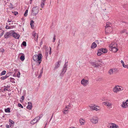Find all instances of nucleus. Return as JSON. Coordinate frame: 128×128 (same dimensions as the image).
<instances>
[{
    "mask_svg": "<svg viewBox=\"0 0 128 128\" xmlns=\"http://www.w3.org/2000/svg\"><path fill=\"white\" fill-rule=\"evenodd\" d=\"M42 56L41 54H40L38 55H34L33 56V59L34 61L37 62V65L39 66L42 61Z\"/></svg>",
    "mask_w": 128,
    "mask_h": 128,
    "instance_id": "nucleus-1",
    "label": "nucleus"
},
{
    "mask_svg": "<svg viewBox=\"0 0 128 128\" xmlns=\"http://www.w3.org/2000/svg\"><path fill=\"white\" fill-rule=\"evenodd\" d=\"M111 26L112 25L111 23L107 22L106 25L105 26V31L107 32L108 33L112 32V28Z\"/></svg>",
    "mask_w": 128,
    "mask_h": 128,
    "instance_id": "nucleus-2",
    "label": "nucleus"
},
{
    "mask_svg": "<svg viewBox=\"0 0 128 128\" xmlns=\"http://www.w3.org/2000/svg\"><path fill=\"white\" fill-rule=\"evenodd\" d=\"M38 6L34 7L32 10L31 15L35 16L38 14Z\"/></svg>",
    "mask_w": 128,
    "mask_h": 128,
    "instance_id": "nucleus-3",
    "label": "nucleus"
},
{
    "mask_svg": "<svg viewBox=\"0 0 128 128\" xmlns=\"http://www.w3.org/2000/svg\"><path fill=\"white\" fill-rule=\"evenodd\" d=\"M67 62H66V63L64 64V66L62 69V71L60 74V76L61 78H62V77L63 76L64 74L66 71L67 65H66V63Z\"/></svg>",
    "mask_w": 128,
    "mask_h": 128,
    "instance_id": "nucleus-4",
    "label": "nucleus"
},
{
    "mask_svg": "<svg viewBox=\"0 0 128 128\" xmlns=\"http://www.w3.org/2000/svg\"><path fill=\"white\" fill-rule=\"evenodd\" d=\"M117 44L116 43H114V45L111 46V51L114 52H116L118 50V49L117 48Z\"/></svg>",
    "mask_w": 128,
    "mask_h": 128,
    "instance_id": "nucleus-5",
    "label": "nucleus"
},
{
    "mask_svg": "<svg viewBox=\"0 0 128 128\" xmlns=\"http://www.w3.org/2000/svg\"><path fill=\"white\" fill-rule=\"evenodd\" d=\"M81 83L84 86H86L89 83L88 80H86L85 79L83 78L81 81Z\"/></svg>",
    "mask_w": 128,
    "mask_h": 128,
    "instance_id": "nucleus-6",
    "label": "nucleus"
},
{
    "mask_svg": "<svg viewBox=\"0 0 128 128\" xmlns=\"http://www.w3.org/2000/svg\"><path fill=\"white\" fill-rule=\"evenodd\" d=\"M12 35L15 38L18 39L19 38L20 36L18 34H17L16 33L14 30H12Z\"/></svg>",
    "mask_w": 128,
    "mask_h": 128,
    "instance_id": "nucleus-7",
    "label": "nucleus"
},
{
    "mask_svg": "<svg viewBox=\"0 0 128 128\" xmlns=\"http://www.w3.org/2000/svg\"><path fill=\"white\" fill-rule=\"evenodd\" d=\"M90 121L93 124H96L98 122V119L97 118L93 117L90 120Z\"/></svg>",
    "mask_w": 128,
    "mask_h": 128,
    "instance_id": "nucleus-8",
    "label": "nucleus"
},
{
    "mask_svg": "<svg viewBox=\"0 0 128 128\" xmlns=\"http://www.w3.org/2000/svg\"><path fill=\"white\" fill-rule=\"evenodd\" d=\"M12 30L10 31L9 32H6L4 34L5 38L7 39L10 37V36L12 35Z\"/></svg>",
    "mask_w": 128,
    "mask_h": 128,
    "instance_id": "nucleus-9",
    "label": "nucleus"
},
{
    "mask_svg": "<svg viewBox=\"0 0 128 128\" xmlns=\"http://www.w3.org/2000/svg\"><path fill=\"white\" fill-rule=\"evenodd\" d=\"M62 61L61 60L58 61V62L56 64L55 67L54 68V70H55L57 69L60 66Z\"/></svg>",
    "mask_w": 128,
    "mask_h": 128,
    "instance_id": "nucleus-10",
    "label": "nucleus"
},
{
    "mask_svg": "<svg viewBox=\"0 0 128 128\" xmlns=\"http://www.w3.org/2000/svg\"><path fill=\"white\" fill-rule=\"evenodd\" d=\"M28 105L27 106L26 108L29 110H31L32 107V103L30 102H28Z\"/></svg>",
    "mask_w": 128,
    "mask_h": 128,
    "instance_id": "nucleus-11",
    "label": "nucleus"
},
{
    "mask_svg": "<svg viewBox=\"0 0 128 128\" xmlns=\"http://www.w3.org/2000/svg\"><path fill=\"white\" fill-rule=\"evenodd\" d=\"M91 64L92 66L96 68L98 67L99 65L98 62L97 63L95 62H92L91 63Z\"/></svg>",
    "mask_w": 128,
    "mask_h": 128,
    "instance_id": "nucleus-12",
    "label": "nucleus"
},
{
    "mask_svg": "<svg viewBox=\"0 0 128 128\" xmlns=\"http://www.w3.org/2000/svg\"><path fill=\"white\" fill-rule=\"evenodd\" d=\"M121 106L124 108H125L128 107V104H127V102H123Z\"/></svg>",
    "mask_w": 128,
    "mask_h": 128,
    "instance_id": "nucleus-13",
    "label": "nucleus"
},
{
    "mask_svg": "<svg viewBox=\"0 0 128 128\" xmlns=\"http://www.w3.org/2000/svg\"><path fill=\"white\" fill-rule=\"evenodd\" d=\"M68 108H68L67 106H66L65 108L64 109V110L63 111L64 113V114L68 113Z\"/></svg>",
    "mask_w": 128,
    "mask_h": 128,
    "instance_id": "nucleus-14",
    "label": "nucleus"
},
{
    "mask_svg": "<svg viewBox=\"0 0 128 128\" xmlns=\"http://www.w3.org/2000/svg\"><path fill=\"white\" fill-rule=\"evenodd\" d=\"M99 50L104 53H106L108 51V50L106 48H99Z\"/></svg>",
    "mask_w": 128,
    "mask_h": 128,
    "instance_id": "nucleus-15",
    "label": "nucleus"
},
{
    "mask_svg": "<svg viewBox=\"0 0 128 128\" xmlns=\"http://www.w3.org/2000/svg\"><path fill=\"white\" fill-rule=\"evenodd\" d=\"M9 122L10 123V127H13L14 126V122L11 120V119H9Z\"/></svg>",
    "mask_w": 128,
    "mask_h": 128,
    "instance_id": "nucleus-16",
    "label": "nucleus"
},
{
    "mask_svg": "<svg viewBox=\"0 0 128 128\" xmlns=\"http://www.w3.org/2000/svg\"><path fill=\"white\" fill-rule=\"evenodd\" d=\"M118 126L114 124H112L110 126V128H118Z\"/></svg>",
    "mask_w": 128,
    "mask_h": 128,
    "instance_id": "nucleus-17",
    "label": "nucleus"
},
{
    "mask_svg": "<svg viewBox=\"0 0 128 128\" xmlns=\"http://www.w3.org/2000/svg\"><path fill=\"white\" fill-rule=\"evenodd\" d=\"M96 46V44L95 42H94L92 43L91 47V48L92 49H94L95 48Z\"/></svg>",
    "mask_w": 128,
    "mask_h": 128,
    "instance_id": "nucleus-18",
    "label": "nucleus"
},
{
    "mask_svg": "<svg viewBox=\"0 0 128 128\" xmlns=\"http://www.w3.org/2000/svg\"><path fill=\"white\" fill-rule=\"evenodd\" d=\"M80 124L82 125H84L85 122V121L82 118H80Z\"/></svg>",
    "mask_w": 128,
    "mask_h": 128,
    "instance_id": "nucleus-19",
    "label": "nucleus"
},
{
    "mask_svg": "<svg viewBox=\"0 0 128 128\" xmlns=\"http://www.w3.org/2000/svg\"><path fill=\"white\" fill-rule=\"evenodd\" d=\"M43 68H42V69L40 71V73L39 75V76L38 77V78H41V77L42 76V74L43 73Z\"/></svg>",
    "mask_w": 128,
    "mask_h": 128,
    "instance_id": "nucleus-20",
    "label": "nucleus"
},
{
    "mask_svg": "<svg viewBox=\"0 0 128 128\" xmlns=\"http://www.w3.org/2000/svg\"><path fill=\"white\" fill-rule=\"evenodd\" d=\"M128 32L127 30H123L121 31L120 33L121 34L124 33L125 34H127Z\"/></svg>",
    "mask_w": 128,
    "mask_h": 128,
    "instance_id": "nucleus-21",
    "label": "nucleus"
},
{
    "mask_svg": "<svg viewBox=\"0 0 128 128\" xmlns=\"http://www.w3.org/2000/svg\"><path fill=\"white\" fill-rule=\"evenodd\" d=\"M34 23V21L33 20H32L30 21V24L31 28H33L34 27V25L33 24Z\"/></svg>",
    "mask_w": 128,
    "mask_h": 128,
    "instance_id": "nucleus-22",
    "label": "nucleus"
},
{
    "mask_svg": "<svg viewBox=\"0 0 128 128\" xmlns=\"http://www.w3.org/2000/svg\"><path fill=\"white\" fill-rule=\"evenodd\" d=\"M4 110L6 112L9 113L10 112V109L9 108H5Z\"/></svg>",
    "mask_w": 128,
    "mask_h": 128,
    "instance_id": "nucleus-23",
    "label": "nucleus"
},
{
    "mask_svg": "<svg viewBox=\"0 0 128 128\" xmlns=\"http://www.w3.org/2000/svg\"><path fill=\"white\" fill-rule=\"evenodd\" d=\"M37 122V121H36L35 119L34 118L33 120H32L30 122L31 124H34Z\"/></svg>",
    "mask_w": 128,
    "mask_h": 128,
    "instance_id": "nucleus-24",
    "label": "nucleus"
},
{
    "mask_svg": "<svg viewBox=\"0 0 128 128\" xmlns=\"http://www.w3.org/2000/svg\"><path fill=\"white\" fill-rule=\"evenodd\" d=\"M20 59L22 61H23L25 59V56L24 54H23V55H22L20 56Z\"/></svg>",
    "mask_w": 128,
    "mask_h": 128,
    "instance_id": "nucleus-25",
    "label": "nucleus"
},
{
    "mask_svg": "<svg viewBox=\"0 0 128 128\" xmlns=\"http://www.w3.org/2000/svg\"><path fill=\"white\" fill-rule=\"evenodd\" d=\"M119 91V90L118 89V88H117L116 87H115L113 89V91L114 92H116L118 91Z\"/></svg>",
    "mask_w": 128,
    "mask_h": 128,
    "instance_id": "nucleus-26",
    "label": "nucleus"
},
{
    "mask_svg": "<svg viewBox=\"0 0 128 128\" xmlns=\"http://www.w3.org/2000/svg\"><path fill=\"white\" fill-rule=\"evenodd\" d=\"M10 79L11 82L13 83H15V82L14 81L15 79L14 78H10Z\"/></svg>",
    "mask_w": 128,
    "mask_h": 128,
    "instance_id": "nucleus-27",
    "label": "nucleus"
},
{
    "mask_svg": "<svg viewBox=\"0 0 128 128\" xmlns=\"http://www.w3.org/2000/svg\"><path fill=\"white\" fill-rule=\"evenodd\" d=\"M102 54L101 51H100L99 50V49L98 51V53L97 54V55L98 56H100Z\"/></svg>",
    "mask_w": 128,
    "mask_h": 128,
    "instance_id": "nucleus-28",
    "label": "nucleus"
},
{
    "mask_svg": "<svg viewBox=\"0 0 128 128\" xmlns=\"http://www.w3.org/2000/svg\"><path fill=\"white\" fill-rule=\"evenodd\" d=\"M6 73V71L5 70H3L0 74V75L2 76V75H4Z\"/></svg>",
    "mask_w": 128,
    "mask_h": 128,
    "instance_id": "nucleus-29",
    "label": "nucleus"
},
{
    "mask_svg": "<svg viewBox=\"0 0 128 128\" xmlns=\"http://www.w3.org/2000/svg\"><path fill=\"white\" fill-rule=\"evenodd\" d=\"M28 10H26L24 15V16H27V15H28Z\"/></svg>",
    "mask_w": 128,
    "mask_h": 128,
    "instance_id": "nucleus-30",
    "label": "nucleus"
},
{
    "mask_svg": "<svg viewBox=\"0 0 128 128\" xmlns=\"http://www.w3.org/2000/svg\"><path fill=\"white\" fill-rule=\"evenodd\" d=\"M21 45H22L24 46H26V42L24 41H23L22 44Z\"/></svg>",
    "mask_w": 128,
    "mask_h": 128,
    "instance_id": "nucleus-31",
    "label": "nucleus"
},
{
    "mask_svg": "<svg viewBox=\"0 0 128 128\" xmlns=\"http://www.w3.org/2000/svg\"><path fill=\"white\" fill-rule=\"evenodd\" d=\"M44 2H42L41 4V6L42 8H44Z\"/></svg>",
    "mask_w": 128,
    "mask_h": 128,
    "instance_id": "nucleus-32",
    "label": "nucleus"
},
{
    "mask_svg": "<svg viewBox=\"0 0 128 128\" xmlns=\"http://www.w3.org/2000/svg\"><path fill=\"white\" fill-rule=\"evenodd\" d=\"M7 78L6 77V76L5 75V76H2V77L1 78H0V79L2 80H4L5 79H6V78Z\"/></svg>",
    "mask_w": 128,
    "mask_h": 128,
    "instance_id": "nucleus-33",
    "label": "nucleus"
},
{
    "mask_svg": "<svg viewBox=\"0 0 128 128\" xmlns=\"http://www.w3.org/2000/svg\"><path fill=\"white\" fill-rule=\"evenodd\" d=\"M11 73L10 72H9L6 75L7 78L10 75Z\"/></svg>",
    "mask_w": 128,
    "mask_h": 128,
    "instance_id": "nucleus-34",
    "label": "nucleus"
},
{
    "mask_svg": "<svg viewBox=\"0 0 128 128\" xmlns=\"http://www.w3.org/2000/svg\"><path fill=\"white\" fill-rule=\"evenodd\" d=\"M113 70L112 69H111L109 70L108 72L110 74H111L113 73Z\"/></svg>",
    "mask_w": 128,
    "mask_h": 128,
    "instance_id": "nucleus-35",
    "label": "nucleus"
},
{
    "mask_svg": "<svg viewBox=\"0 0 128 128\" xmlns=\"http://www.w3.org/2000/svg\"><path fill=\"white\" fill-rule=\"evenodd\" d=\"M34 119L36 121H37V122L40 120V118H39L38 117H36V118H35Z\"/></svg>",
    "mask_w": 128,
    "mask_h": 128,
    "instance_id": "nucleus-36",
    "label": "nucleus"
},
{
    "mask_svg": "<svg viewBox=\"0 0 128 128\" xmlns=\"http://www.w3.org/2000/svg\"><path fill=\"white\" fill-rule=\"evenodd\" d=\"M12 12L15 16H16L18 14V12Z\"/></svg>",
    "mask_w": 128,
    "mask_h": 128,
    "instance_id": "nucleus-37",
    "label": "nucleus"
},
{
    "mask_svg": "<svg viewBox=\"0 0 128 128\" xmlns=\"http://www.w3.org/2000/svg\"><path fill=\"white\" fill-rule=\"evenodd\" d=\"M21 99H22V100H20V102L22 103V102H23V100L24 99V96H22Z\"/></svg>",
    "mask_w": 128,
    "mask_h": 128,
    "instance_id": "nucleus-38",
    "label": "nucleus"
},
{
    "mask_svg": "<svg viewBox=\"0 0 128 128\" xmlns=\"http://www.w3.org/2000/svg\"><path fill=\"white\" fill-rule=\"evenodd\" d=\"M122 66L124 68H128V65H125L124 64H123Z\"/></svg>",
    "mask_w": 128,
    "mask_h": 128,
    "instance_id": "nucleus-39",
    "label": "nucleus"
},
{
    "mask_svg": "<svg viewBox=\"0 0 128 128\" xmlns=\"http://www.w3.org/2000/svg\"><path fill=\"white\" fill-rule=\"evenodd\" d=\"M5 28L6 29H8L12 28L10 26H8V25H6L5 27Z\"/></svg>",
    "mask_w": 128,
    "mask_h": 128,
    "instance_id": "nucleus-40",
    "label": "nucleus"
},
{
    "mask_svg": "<svg viewBox=\"0 0 128 128\" xmlns=\"http://www.w3.org/2000/svg\"><path fill=\"white\" fill-rule=\"evenodd\" d=\"M18 106L20 107H21V108H23V106L22 105V104L20 103H18Z\"/></svg>",
    "mask_w": 128,
    "mask_h": 128,
    "instance_id": "nucleus-41",
    "label": "nucleus"
},
{
    "mask_svg": "<svg viewBox=\"0 0 128 128\" xmlns=\"http://www.w3.org/2000/svg\"><path fill=\"white\" fill-rule=\"evenodd\" d=\"M108 102H103L102 103L104 105L107 106V104Z\"/></svg>",
    "mask_w": 128,
    "mask_h": 128,
    "instance_id": "nucleus-42",
    "label": "nucleus"
},
{
    "mask_svg": "<svg viewBox=\"0 0 128 128\" xmlns=\"http://www.w3.org/2000/svg\"><path fill=\"white\" fill-rule=\"evenodd\" d=\"M20 72H18V73L17 74V77L19 78L20 77Z\"/></svg>",
    "mask_w": 128,
    "mask_h": 128,
    "instance_id": "nucleus-43",
    "label": "nucleus"
},
{
    "mask_svg": "<svg viewBox=\"0 0 128 128\" xmlns=\"http://www.w3.org/2000/svg\"><path fill=\"white\" fill-rule=\"evenodd\" d=\"M96 106H90V108L91 109H92L93 110H94V109H95Z\"/></svg>",
    "mask_w": 128,
    "mask_h": 128,
    "instance_id": "nucleus-44",
    "label": "nucleus"
},
{
    "mask_svg": "<svg viewBox=\"0 0 128 128\" xmlns=\"http://www.w3.org/2000/svg\"><path fill=\"white\" fill-rule=\"evenodd\" d=\"M55 37H56V35L55 34H54V38H53V40L52 42H54L55 41V40L56 39V38H55Z\"/></svg>",
    "mask_w": 128,
    "mask_h": 128,
    "instance_id": "nucleus-45",
    "label": "nucleus"
},
{
    "mask_svg": "<svg viewBox=\"0 0 128 128\" xmlns=\"http://www.w3.org/2000/svg\"><path fill=\"white\" fill-rule=\"evenodd\" d=\"M5 87V88L4 89V91H5L6 90H8V89H6V88H8V86H4Z\"/></svg>",
    "mask_w": 128,
    "mask_h": 128,
    "instance_id": "nucleus-46",
    "label": "nucleus"
},
{
    "mask_svg": "<svg viewBox=\"0 0 128 128\" xmlns=\"http://www.w3.org/2000/svg\"><path fill=\"white\" fill-rule=\"evenodd\" d=\"M111 105V104L110 103L108 102L107 104V106H108V107H109Z\"/></svg>",
    "mask_w": 128,
    "mask_h": 128,
    "instance_id": "nucleus-47",
    "label": "nucleus"
},
{
    "mask_svg": "<svg viewBox=\"0 0 128 128\" xmlns=\"http://www.w3.org/2000/svg\"><path fill=\"white\" fill-rule=\"evenodd\" d=\"M43 114H41L38 117L39 118H40V119L43 116Z\"/></svg>",
    "mask_w": 128,
    "mask_h": 128,
    "instance_id": "nucleus-48",
    "label": "nucleus"
},
{
    "mask_svg": "<svg viewBox=\"0 0 128 128\" xmlns=\"http://www.w3.org/2000/svg\"><path fill=\"white\" fill-rule=\"evenodd\" d=\"M6 128H10V126L9 125H8L7 124L6 125Z\"/></svg>",
    "mask_w": 128,
    "mask_h": 128,
    "instance_id": "nucleus-49",
    "label": "nucleus"
},
{
    "mask_svg": "<svg viewBox=\"0 0 128 128\" xmlns=\"http://www.w3.org/2000/svg\"><path fill=\"white\" fill-rule=\"evenodd\" d=\"M3 32H2L0 34V38H1V37L3 36Z\"/></svg>",
    "mask_w": 128,
    "mask_h": 128,
    "instance_id": "nucleus-50",
    "label": "nucleus"
},
{
    "mask_svg": "<svg viewBox=\"0 0 128 128\" xmlns=\"http://www.w3.org/2000/svg\"><path fill=\"white\" fill-rule=\"evenodd\" d=\"M50 50L49 51V54H50L51 53V48L50 47Z\"/></svg>",
    "mask_w": 128,
    "mask_h": 128,
    "instance_id": "nucleus-51",
    "label": "nucleus"
},
{
    "mask_svg": "<svg viewBox=\"0 0 128 128\" xmlns=\"http://www.w3.org/2000/svg\"><path fill=\"white\" fill-rule=\"evenodd\" d=\"M121 62L122 64V65H123V64H124V61L122 60H121Z\"/></svg>",
    "mask_w": 128,
    "mask_h": 128,
    "instance_id": "nucleus-52",
    "label": "nucleus"
},
{
    "mask_svg": "<svg viewBox=\"0 0 128 128\" xmlns=\"http://www.w3.org/2000/svg\"><path fill=\"white\" fill-rule=\"evenodd\" d=\"M94 110H95L96 111H98V110H99V109H98L96 107L95 108V109H94Z\"/></svg>",
    "mask_w": 128,
    "mask_h": 128,
    "instance_id": "nucleus-53",
    "label": "nucleus"
},
{
    "mask_svg": "<svg viewBox=\"0 0 128 128\" xmlns=\"http://www.w3.org/2000/svg\"><path fill=\"white\" fill-rule=\"evenodd\" d=\"M33 36H34V38L36 37V33H35L34 34V35H33Z\"/></svg>",
    "mask_w": 128,
    "mask_h": 128,
    "instance_id": "nucleus-54",
    "label": "nucleus"
},
{
    "mask_svg": "<svg viewBox=\"0 0 128 128\" xmlns=\"http://www.w3.org/2000/svg\"><path fill=\"white\" fill-rule=\"evenodd\" d=\"M118 89H119V90H122V88H118Z\"/></svg>",
    "mask_w": 128,
    "mask_h": 128,
    "instance_id": "nucleus-55",
    "label": "nucleus"
},
{
    "mask_svg": "<svg viewBox=\"0 0 128 128\" xmlns=\"http://www.w3.org/2000/svg\"><path fill=\"white\" fill-rule=\"evenodd\" d=\"M1 52H4V49H2V50H1Z\"/></svg>",
    "mask_w": 128,
    "mask_h": 128,
    "instance_id": "nucleus-56",
    "label": "nucleus"
},
{
    "mask_svg": "<svg viewBox=\"0 0 128 128\" xmlns=\"http://www.w3.org/2000/svg\"><path fill=\"white\" fill-rule=\"evenodd\" d=\"M102 60H98V62H102Z\"/></svg>",
    "mask_w": 128,
    "mask_h": 128,
    "instance_id": "nucleus-57",
    "label": "nucleus"
},
{
    "mask_svg": "<svg viewBox=\"0 0 128 128\" xmlns=\"http://www.w3.org/2000/svg\"><path fill=\"white\" fill-rule=\"evenodd\" d=\"M42 41L40 42V46H41L42 45Z\"/></svg>",
    "mask_w": 128,
    "mask_h": 128,
    "instance_id": "nucleus-58",
    "label": "nucleus"
},
{
    "mask_svg": "<svg viewBox=\"0 0 128 128\" xmlns=\"http://www.w3.org/2000/svg\"><path fill=\"white\" fill-rule=\"evenodd\" d=\"M32 0H30V4H31L32 3Z\"/></svg>",
    "mask_w": 128,
    "mask_h": 128,
    "instance_id": "nucleus-59",
    "label": "nucleus"
},
{
    "mask_svg": "<svg viewBox=\"0 0 128 128\" xmlns=\"http://www.w3.org/2000/svg\"><path fill=\"white\" fill-rule=\"evenodd\" d=\"M17 70H18L16 68V69H15L14 70V71L15 72H16V71Z\"/></svg>",
    "mask_w": 128,
    "mask_h": 128,
    "instance_id": "nucleus-60",
    "label": "nucleus"
},
{
    "mask_svg": "<svg viewBox=\"0 0 128 128\" xmlns=\"http://www.w3.org/2000/svg\"><path fill=\"white\" fill-rule=\"evenodd\" d=\"M46 0H42V2H45V1Z\"/></svg>",
    "mask_w": 128,
    "mask_h": 128,
    "instance_id": "nucleus-61",
    "label": "nucleus"
},
{
    "mask_svg": "<svg viewBox=\"0 0 128 128\" xmlns=\"http://www.w3.org/2000/svg\"><path fill=\"white\" fill-rule=\"evenodd\" d=\"M46 56H47L48 55V52H47V53L46 52Z\"/></svg>",
    "mask_w": 128,
    "mask_h": 128,
    "instance_id": "nucleus-62",
    "label": "nucleus"
},
{
    "mask_svg": "<svg viewBox=\"0 0 128 128\" xmlns=\"http://www.w3.org/2000/svg\"><path fill=\"white\" fill-rule=\"evenodd\" d=\"M7 22H11V21H10L9 20H8L7 21Z\"/></svg>",
    "mask_w": 128,
    "mask_h": 128,
    "instance_id": "nucleus-63",
    "label": "nucleus"
},
{
    "mask_svg": "<svg viewBox=\"0 0 128 128\" xmlns=\"http://www.w3.org/2000/svg\"><path fill=\"white\" fill-rule=\"evenodd\" d=\"M126 102H127V104H128V100H127L126 101Z\"/></svg>",
    "mask_w": 128,
    "mask_h": 128,
    "instance_id": "nucleus-64",
    "label": "nucleus"
}]
</instances>
